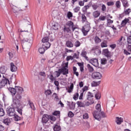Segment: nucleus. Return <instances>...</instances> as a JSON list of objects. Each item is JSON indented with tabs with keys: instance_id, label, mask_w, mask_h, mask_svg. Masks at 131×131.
I'll return each mask as SVG.
<instances>
[{
	"instance_id": "1",
	"label": "nucleus",
	"mask_w": 131,
	"mask_h": 131,
	"mask_svg": "<svg viewBox=\"0 0 131 131\" xmlns=\"http://www.w3.org/2000/svg\"><path fill=\"white\" fill-rule=\"evenodd\" d=\"M20 100H21V96H19L16 97L15 99H13L12 106L14 108L17 109V112L20 115H22V106Z\"/></svg>"
},
{
	"instance_id": "2",
	"label": "nucleus",
	"mask_w": 131,
	"mask_h": 131,
	"mask_svg": "<svg viewBox=\"0 0 131 131\" xmlns=\"http://www.w3.org/2000/svg\"><path fill=\"white\" fill-rule=\"evenodd\" d=\"M62 66V67L61 69H59L58 71H55L57 77H59V76L61 75V73H62L63 75L68 74V69H67L68 68V62L66 63L63 62Z\"/></svg>"
},
{
	"instance_id": "3",
	"label": "nucleus",
	"mask_w": 131,
	"mask_h": 131,
	"mask_svg": "<svg viewBox=\"0 0 131 131\" xmlns=\"http://www.w3.org/2000/svg\"><path fill=\"white\" fill-rule=\"evenodd\" d=\"M126 49H123V53L126 56H128L131 54V36L127 38Z\"/></svg>"
},
{
	"instance_id": "4",
	"label": "nucleus",
	"mask_w": 131,
	"mask_h": 131,
	"mask_svg": "<svg viewBox=\"0 0 131 131\" xmlns=\"http://www.w3.org/2000/svg\"><path fill=\"white\" fill-rule=\"evenodd\" d=\"M15 88L16 91V95L13 99H16L17 97L19 96V97H20V100H21V99H22V96H21V94H22V93H23V92L24 91L23 90V88H22V87H20V86H16Z\"/></svg>"
},
{
	"instance_id": "5",
	"label": "nucleus",
	"mask_w": 131,
	"mask_h": 131,
	"mask_svg": "<svg viewBox=\"0 0 131 131\" xmlns=\"http://www.w3.org/2000/svg\"><path fill=\"white\" fill-rule=\"evenodd\" d=\"M93 116L97 120H101V112L94 111L93 113Z\"/></svg>"
},
{
	"instance_id": "6",
	"label": "nucleus",
	"mask_w": 131,
	"mask_h": 131,
	"mask_svg": "<svg viewBox=\"0 0 131 131\" xmlns=\"http://www.w3.org/2000/svg\"><path fill=\"white\" fill-rule=\"evenodd\" d=\"M92 77L93 79H101L102 78V74L100 72H94L92 73Z\"/></svg>"
},
{
	"instance_id": "7",
	"label": "nucleus",
	"mask_w": 131,
	"mask_h": 131,
	"mask_svg": "<svg viewBox=\"0 0 131 131\" xmlns=\"http://www.w3.org/2000/svg\"><path fill=\"white\" fill-rule=\"evenodd\" d=\"M2 77V75L0 74V78ZM10 81L6 78H4L2 80H0V84L2 86H5L6 84H10Z\"/></svg>"
},
{
	"instance_id": "8",
	"label": "nucleus",
	"mask_w": 131,
	"mask_h": 131,
	"mask_svg": "<svg viewBox=\"0 0 131 131\" xmlns=\"http://www.w3.org/2000/svg\"><path fill=\"white\" fill-rule=\"evenodd\" d=\"M50 26L51 27V29H53V30H58L60 25L56 21H52L50 23Z\"/></svg>"
},
{
	"instance_id": "9",
	"label": "nucleus",
	"mask_w": 131,
	"mask_h": 131,
	"mask_svg": "<svg viewBox=\"0 0 131 131\" xmlns=\"http://www.w3.org/2000/svg\"><path fill=\"white\" fill-rule=\"evenodd\" d=\"M91 29V27H90V25H87L86 26H84L82 28V32L83 33V35L84 36L88 34V32L90 31Z\"/></svg>"
},
{
	"instance_id": "10",
	"label": "nucleus",
	"mask_w": 131,
	"mask_h": 131,
	"mask_svg": "<svg viewBox=\"0 0 131 131\" xmlns=\"http://www.w3.org/2000/svg\"><path fill=\"white\" fill-rule=\"evenodd\" d=\"M7 113L9 116H14L15 114V108H7Z\"/></svg>"
},
{
	"instance_id": "11",
	"label": "nucleus",
	"mask_w": 131,
	"mask_h": 131,
	"mask_svg": "<svg viewBox=\"0 0 131 131\" xmlns=\"http://www.w3.org/2000/svg\"><path fill=\"white\" fill-rule=\"evenodd\" d=\"M124 41H125V38L121 36L118 40L116 41V43L118 46H122V45H124Z\"/></svg>"
},
{
	"instance_id": "12",
	"label": "nucleus",
	"mask_w": 131,
	"mask_h": 131,
	"mask_svg": "<svg viewBox=\"0 0 131 131\" xmlns=\"http://www.w3.org/2000/svg\"><path fill=\"white\" fill-rule=\"evenodd\" d=\"M90 63L95 66V67H98L99 66V61L97 58H92L90 59Z\"/></svg>"
},
{
	"instance_id": "13",
	"label": "nucleus",
	"mask_w": 131,
	"mask_h": 131,
	"mask_svg": "<svg viewBox=\"0 0 131 131\" xmlns=\"http://www.w3.org/2000/svg\"><path fill=\"white\" fill-rule=\"evenodd\" d=\"M115 121L118 125H120V124L123 122V118L116 117Z\"/></svg>"
},
{
	"instance_id": "14",
	"label": "nucleus",
	"mask_w": 131,
	"mask_h": 131,
	"mask_svg": "<svg viewBox=\"0 0 131 131\" xmlns=\"http://www.w3.org/2000/svg\"><path fill=\"white\" fill-rule=\"evenodd\" d=\"M54 131H60L61 130V125H60V123H56L53 126Z\"/></svg>"
},
{
	"instance_id": "15",
	"label": "nucleus",
	"mask_w": 131,
	"mask_h": 131,
	"mask_svg": "<svg viewBox=\"0 0 131 131\" xmlns=\"http://www.w3.org/2000/svg\"><path fill=\"white\" fill-rule=\"evenodd\" d=\"M13 121V120L11 118H5L3 120V123L4 124H6V125H10L11 124V122Z\"/></svg>"
},
{
	"instance_id": "16",
	"label": "nucleus",
	"mask_w": 131,
	"mask_h": 131,
	"mask_svg": "<svg viewBox=\"0 0 131 131\" xmlns=\"http://www.w3.org/2000/svg\"><path fill=\"white\" fill-rule=\"evenodd\" d=\"M66 25H67V27L72 29V31H74V30H75L76 28L75 27H74L73 22H72V21H69L67 23Z\"/></svg>"
},
{
	"instance_id": "17",
	"label": "nucleus",
	"mask_w": 131,
	"mask_h": 131,
	"mask_svg": "<svg viewBox=\"0 0 131 131\" xmlns=\"http://www.w3.org/2000/svg\"><path fill=\"white\" fill-rule=\"evenodd\" d=\"M49 119H50V116L49 115H43L42 118V122L43 123H47L49 121Z\"/></svg>"
},
{
	"instance_id": "18",
	"label": "nucleus",
	"mask_w": 131,
	"mask_h": 131,
	"mask_svg": "<svg viewBox=\"0 0 131 131\" xmlns=\"http://www.w3.org/2000/svg\"><path fill=\"white\" fill-rule=\"evenodd\" d=\"M103 55H105V56L107 58H110V57H111V54L108 49H104L103 50Z\"/></svg>"
},
{
	"instance_id": "19",
	"label": "nucleus",
	"mask_w": 131,
	"mask_h": 131,
	"mask_svg": "<svg viewBox=\"0 0 131 131\" xmlns=\"http://www.w3.org/2000/svg\"><path fill=\"white\" fill-rule=\"evenodd\" d=\"M10 70L12 72H16L17 71V66L13 62L10 63Z\"/></svg>"
},
{
	"instance_id": "20",
	"label": "nucleus",
	"mask_w": 131,
	"mask_h": 131,
	"mask_svg": "<svg viewBox=\"0 0 131 131\" xmlns=\"http://www.w3.org/2000/svg\"><path fill=\"white\" fill-rule=\"evenodd\" d=\"M129 21L128 18H125L124 20L122 21L121 24V27H124L127 24V23Z\"/></svg>"
},
{
	"instance_id": "21",
	"label": "nucleus",
	"mask_w": 131,
	"mask_h": 131,
	"mask_svg": "<svg viewBox=\"0 0 131 131\" xmlns=\"http://www.w3.org/2000/svg\"><path fill=\"white\" fill-rule=\"evenodd\" d=\"M21 43H25V42H32V38L28 39L27 38H25L21 40Z\"/></svg>"
},
{
	"instance_id": "22",
	"label": "nucleus",
	"mask_w": 131,
	"mask_h": 131,
	"mask_svg": "<svg viewBox=\"0 0 131 131\" xmlns=\"http://www.w3.org/2000/svg\"><path fill=\"white\" fill-rule=\"evenodd\" d=\"M79 67H80V70L81 72H83L84 69V66H83V62H78L77 63Z\"/></svg>"
},
{
	"instance_id": "23",
	"label": "nucleus",
	"mask_w": 131,
	"mask_h": 131,
	"mask_svg": "<svg viewBox=\"0 0 131 131\" xmlns=\"http://www.w3.org/2000/svg\"><path fill=\"white\" fill-rule=\"evenodd\" d=\"M43 48H45L46 50H48L51 47V43L49 42L42 44Z\"/></svg>"
},
{
	"instance_id": "24",
	"label": "nucleus",
	"mask_w": 131,
	"mask_h": 131,
	"mask_svg": "<svg viewBox=\"0 0 131 131\" xmlns=\"http://www.w3.org/2000/svg\"><path fill=\"white\" fill-rule=\"evenodd\" d=\"M66 45L68 48H73V43L70 40L67 41Z\"/></svg>"
},
{
	"instance_id": "25",
	"label": "nucleus",
	"mask_w": 131,
	"mask_h": 131,
	"mask_svg": "<svg viewBox=\"0 0 131 131\" xmlns=\"http://www.w3.org/2000/svg\"><path fill=\"white\" fill-rule=\"evenodd\" d=\"M12 9L14 13H18V12L21 11V8L16 6H13Z\"/></svg>"
},
{
	"instance_id": "26",
	"label": "nucleus",
	"mask_w": 131,
	"mask_h": 131,
	"mask_svg": "<svg viewBox=\"0 0 131 131\" xmlns=\"http://www.w3.org/2000/svg\"><path fill=\"white\" fill-rule=\"evenodd\" d=\"M100 15H101V13L98 11H94L93 13V16L94 18H98Z\"/></svg>"
},
{
	"instance_id": "27",
	"label": "nucleus",
	"mask_w": 131,
	"mask_h": 131,
	"mask_svg": "<svg viewBox=\"0 0 131 131\" xmlns=\"http://www.w3.org/2000/svg\"><path fill=\"white\" fill-rule=\"evenodd\" d=\"M86 54L87 53L86 51H82L81 53V56L85 58L87 61H89V57L86 56Z\"/></svg>"
},
{
	"instance_id": "28",
	"label": "nucleus",
	"mask_w": 131,
	"mask_h": 131,
	"mask_svg": "<svg viewBox=\"0 0 131 131\" xmlns=\"http://www.w3.org/2000/svg\"><path fill=\"white\" fill-rule=\"evenodd\" d=\"M52 97L53 98V100L56 102H57L58 100H59V96H58V94H57L56 93L53 94Z\"/></svg>"
},
{
	"instance_id": "29",
	"label": "nucleus",
	"mask_w": 131,
	"mask_h": 131,
	"mask_svg": "<svg viewBox=\"0 0 131 131\" xmlns=\"http://www.w3.org/2000/svg\"><path fill=\"white\" fill-rule=\"evenodd\" d=\"M9 91L10 93H11L12 96H15L16 95V88L15 89L14 88H9Z\"/></svg>"
},
{
	"instance_id": "30",
	"label": "nucleus",
	"mask_w": 131,
	"mask_h": 131,
	"mask_svg": "<svg viewBox=\"0 0 131 131\" xmlns=\"http://www.w3.org/2000/svg\"><path fill=\"white\" fill-rule=\"evenodd\" d=\"M94 41L95 43H100L101 41H102V40L99 38L97 36H96L94 38Z\"/></svg>"
},
{
	"instance_id": "31",
	"label": "nucleus",
	"mask_w": 131,
	"mask_h": 131,
	"mask_svg": "<svg viewBox=\"0 0 131 131\" xmlns=\"http://www.w3.org/2000/svg\"><path fill=\"white\" fill-rule=\"evenodd\" d=\"M48 78L50 79L51 82H53L56 80V78L54 77V76H53V74H50L49 75H48Z\"/></svg>"
},
{
	"instance_id": "32",
	"label": "nucleus",
	"mask_w": 131,
	"mask_h": 131,
	"mask_svg": "<svg viewBox=\"0 0 131 131\" xmlns=\"http://www.w3.org/2000/svg\"><path fill=\"white\" fill-rule=\"evenodd\" d=\"M95 109H96L95 111H97L98 112H101V111L102 110L101 109V104H100L99 103L97 104L95 106Z\"/></svg>"
},
{
	"instance_id": "33",
	"label": "nucleus",
	"mask_w": 131,
	"mask_h": 131,
	"mask_svg": "<svg viewBox=\"0 0 131 131\" xmlns=\"http://www.w3.org/2000/svg\"><path fill=\"white\" fill-rule=\"evenodd\" d=\"M77 105L78 107H84V102H82L81 101H77Z\"/></svg>"
},
{
	"instance_id": "34",
	"label": "nucleus",
	"mask_w": 131,
	"mask_h": 131,
	"mask_svg": "<svg viewBox=\"0 0 131 131\" xmlns=\"http://www.w3.org/2000/svg\"><path fill=\"white\" fill-rule=\"evenodd\" d=\"M115 6L117 9H120L121 7V3L120 2V1H116L115 3Z\"/></svg>"
},
{
	"instance_id": "35",
	"label": "nucleus",
	"mask_w": 131,
	"mask_h": 131,
	"mask_svg": "<svg viewBox=\"0 0 131 131\" xmlns=\"http://www.w3.org/2000/svg\"><path fill=\"white\" fill-rule=\"evenodd\" d=\"M87 68L89 71V72H94V68L91 66L90 64H87Z\"/></svg>"
},
{
	"instance_id": "36",
	"label": "nucleus",
	"mask_w": 131,
	"mask_h": 131,
	"mask_svg": "<svg viewBox=\"0 0 131 131\" xmlns=\"http://www.w3.org/2000/svg\"><path fill=\"white\" fill-rule=\"evenodd\" d=\"M122 3H123V7L124 8H127L128 7V3L126 0H121Z\"/></svg>"
},
{
	"instance_id": "37",
	"label": "nucleus",
	"mask_w": 131,
	"mask_h": 131,
	"mask_svg": "<svg viewBox=\"0 0 131 131\" xmlns=\"http://www.w3.org/2000/svg\"><path fill=\"white\" fill-rule=\"evenodd\" d=\"M71 30H72V29H71L70 28H69L67 26L64 27V32H67L68 33H69L71 32Z\"/></svg>"
},
{
	"instance_id": "38",
	"label": "nucleus",
	"mask_w": 131,
	"mask_h": 131,
	"mask_svg": "<svg viewBox=\"0 0 131 131\" xmlns=\"http://www.w3.org/2000/svg\"><path fill=\"white\" fill-rule=\"evenodd\" d=\"M99 84H100V81L96 82L94 81L91 83L92 86H98Z\"/></svg>"
},
{
	"instance_id": "39",
	"label": "nucleus",
	"mask_w": 131,
	"mask_h": 131,
	"mask_svg": "<svg viewBox=\"0 0 131 131\" xmlns=\"http://www.w3.org/2000/svg\"><path fill=\"white\" fill-rule=\"evenodd\" d=\"M28 103L32 110H35V107H34V104H33V103L31 102L30 101H29Z\"/></svg>"
},
{
	"instance_id": "40",
	"label": "nucleus",
	"mask_w": 131,
	"mask_h": 131,
	"mask_svg": "<svg viewBox=\"0 0 131 131\" xmlns=\"http://www.w3.org/2000/svg\"><path fill=\"white\" fill-rule=\"evenodd\" d=\"M73 88H74L73 83L71 84V85L69 88V90H68V93H72V91H73Z\"/></svg>"
},
{
	"instance_id": "41",
	"label": "nucleus",
	"mask_w": 131,
	"mask_h": 131,
	"mask_svg": "<svg viewBox=\"0 0 131 131\" xmlns=\"http://www.w3.org/2000/svg\"><path fill=\"white\" fill-rule=\"evenodd\" d=\"M14 120L15 121H19V120H20L21 118L18 116V115H14Z\"/></svg>"
},
{
	"instance_id": "42",
	"label": "nucleus",
	"mask_w": 131,
	"mask_h": 131,
	"mask_svg": "<svg viewBox=\"0 0 131 131\" xmlns=\"http://www.w3.org/2000/svg\"><path fill=\"white\" fill-rule=\"evenodd\" d=\"M101 48H107V42L106 41L104 40L101 43Z\"/></svg>"
},
{
	"instance_id": "43",
	"label": "nucleus",
	"mask_w": 131,
	"mask_h": 131,
	"mask_svg": "<svg viewBox=\"0 0 131 131\" xmlns=\"http://www.w3.org/2000/svg\"><path fill=\"white\" fill-rule=\"evenodd\" d=\"M80 45H81V43L78 40H76L74 43V46L76 48L80 47Z\"/></svg>"
},
{
	"instance_id": "44",
	"label": "nucleus",
	"mask_w": 131,
	"mask_h": 131,
	"mask_svg": "<svg viewBox=\"0 0 131 131\" xmlns=\"http://www.w3.org/2000/svg\"><path fill=\"white\" fill-rule=\"evenodd\" d=\"M101 63L102 65H105V64H107V59L106 58H101Z\"/></svg>"
},
{
	"instance_id": "45",
	"label": "nucleus",
	"mask_w": 131,
	"mask_h": 131,
	"mask_svg": "<svg viewBox=\"0 0 131 131\" xmlns=\"http://www.w3.org/2000/svg\"><path fill=\"white\" fill-rule=\"evenodd\" d=\"M42 42L43 43H46L47 42H49V37H45L42 39Z\"/></svg>"
},
{
	"instance_id": "46",
	"label": "nucleus",
	"mask_w": 131,
	"mask_h": 131,
	"mask_svg": "<svg viewBox=\"0 0 131 131\" xmlns=\"http://www.w3.org/2000/svg\"><path fill=\"white\" fill-rule=\"evenodd\" d=\"M45 94L46 96H50V95H52V91L51 90H46Z\"/></svg>"
},
{
	"instance_id": "47",
	"label": "nucleus",
	"mask_w": 131,
	"mask_h": 131,
	"mask_svg": "<svg viewBox=\"0 0 131 131\" xmlns=\"http://www.w3.org/2000/svg\"><path fill=\"white\" fill-rule=\"evenodd\" d=\"M73 17V14L72 12L69 11L67 13V17L68 19H70V18H72Z\"/></svg>"
},
{
	"instance_id": "48",
	"label": "nucleus",
	"mask_w": 131,
	"mask_h": 131,
	"mask_svg": "<svg viewBox=\"0 0 131 131\" xmlns=\"http://www.w3.org/2000/svg\"><path fill=\"white\" fill-rule=\"evenodd\" d=\"M38 51L40 54H43L45 53V51H46V49L45 48H43V47H42V48H40L38 49Z\"/></svg>"
},
{
	"instance_id": "49",
	"label": "nucleus",
	"mask_w": 131,
	"mask_h": 131,
	"mask_svg": "<svg viewBox=\"0 0 131 131\" xmlns=\"http://www.w3.org/2000/svg\"><path fill=\"white\" fill-rule=\"evenodd\" d=\"M94 97V95H93V94H92V93L91 92H88V100H91V98H93Z\"/></svg>"
},
{
	"instance_id": "50",
	"label": "nucleus",
	"mask_w": 131,
	"mask_h": 131,
	"mask_svg": "<svg viewBox=\"0 0 131 131\" xmlns=\"http://www.w3.org/2000/svg\"><path fill=\"white\" fill-rule=\"evenodd\" d=\"M95 98L97 100H99L101 99V94L100 93H97L95 94Z\"/></svg>"
},
{
	"instance_id": "51",
	"label": "nucleus",
	"mask_w": 131,
	"mask_h": 131,
	"mask_svg": "<svg viewBox=\"0 0 131 131\" xmlns=\"http://www.w3.org/2000/svg\"><path fill=\"white\" fill-rule=\"evenodd\" d=\"M98 19L99 21H105L106 20V16L101 15Z\"/></svg>"
},
{
	"instance_id": "52",
	"label": "nucleus",
	"mask_w": 131,
	"mask_h": 131,
	"mask_svg": "<svg viewBox=\"0 0 131 131\" xmlns=\"http://www.w3.org/2000/svg\"><path fill=\"white\" fill-rule=\"evenodd\" d=\"M79 96V94H78V93H76L74 95L73 99L74 100H77L78 99V97Z\"/></svg>"
},
{
	"instance_id": "53",
	"label": "nucleus",
	"mask_w": 131,
	"mask_h": 131,
	"mask_svg": "<svg viewBox=\"0 0 131 131\" xmlns=\"http://www.w3.org/2000/svg\"><path fill=\"white\" fill-rule=\"evenodd\" d=\"M81 18L83 23L86 21V16H85V15L82 14Z\"/></svg>"
},
{
	"instance_id": "54",
	"label": "nucleus",
	"mask_w": 131,
	"mask_h": 131,
	"mask_svg": "<svg viewBox=\"0 0 131 131\" xmlns=\"http://www.w3.org/2000/svg\"><path fill=\"white\" fill-rule=\"evenodd\" d=\"M89 8H90V6H89V5L85 6L82 8V11H83V12H86L88 9Z\"/></svg>"
},
{
	"instance_id": "55",
	"label": "nucleus",
	"mask_w": 131,
	"mask_h": 131,
	"mask_svg": "<svg viewBox=\"0 0 131 131\" xmlns=\"http://www.w3.org/2000/svg\"><path fill=\"white\" fill-rule=\"evenodd\" d=\"M70 108L72 110H73V109H74V108H75V103L74 102H72L71 103V104L70 105Z\"/></svg>"
},
{
	"instance_id": "56",
	"label": "nucleus",
	"mask_w": 131,
	"mask_h": 131,
	"mask_svg": "<svg viewBox=\"0 0 131 131\" xmlns=\"http://www.w3.org/2000/svg\"><path fill=\"white\" fill-rule=\"evenodd\" d=\"M80 10V7H76L73 9V11L75 13H78Z\"/></svg>"
},
{
	"instance_id": "57",
	"label": "nucleus",
	"mask_w": 131,
	"mask_h": 131,
	"mask_svg": "<svg viewBox=\"0 0 131 131\" xmlns=\"http://www.w3.org/2000/svg\"><path fill=\"white\" fill-rule=\"evenodd\" d=\"M131 12V9L128 8L124 11L125 15H129V13Z\"/></svg>"
},
{
	"instance_id": "58",
	"label": "nucleus",
	"mask_w": 131,
	"mask_h": 131,
	"mask_svg": "<svg viewBox=\"0 0 131 131\" xmlns=\"http://www.w3.org/2000/svg\"><path fill=\"white\" fill-rule=\"evenodd\" d=\"M5 115V111L4 109L0 108V116H4Z\"/></svg>"
},
{
	"instance_id": "59",
	"label": "nucleus",
	"mask_w": 131,
	"mask_h": 131,
	"mask_svg": "<svg viewBox=\"0 0 131 131\" xmlns=\"http://www.w3.org/2000/svg\"><path fill=\"white\" fill-rule=\"evenodd\" d=\"M83 119H88L89 118V114L85 113L83 115Z\"/></svg>"
},
{
	"instance_id": "60",
	"label": "nucleus",
	"mask_w": 131,
	"mask_h": 131,
	"mask_svg": "<svg viewBox=\"0 0 131 131\" xmlns=\"http://www.w3.org/2000/svg\"><path fill=\"white\" fill-rule=\"evenodd\" d=\"M101 118L102 117L103 118L107 117L106 114L103 112H100Z\"/></svg>"
},
{
	"instance_id": "61",
	"label": "nucleus",
	"mask_w": 131,
	"mask_h": 131,
	"mask_svg": "<svg viewBox=\"0 0 131 131\" xmlns=\"http://www.w3.org/2000/svg\"><path fill=\"white\" fill-rule=\"evenodd\" d=\"M106 5L108 6H114V2L111 1V2H107L106 3Z\"/></svg>"
},
{
	"instance_id": "62",
	"label": "nucleus",
	"mask_w": 131,
	"mask_h": 131,
	"mask_svg": "<svg viewBox=\"0 0 131 131\" xmlns=\"http://www.w3.org/2000/svg\"><path fill=\"white\" fill-rule=\"evenodd\" d=\"M68 116L69 117H73V116H74V114H73L72 112H69L68 113Z\"/></svg>"
},
{
	"instance_id": "63",
	"label": "nucleus",
	"mask_w": 131,
	"mask_h": 131,
	"mask_svg": "<svg viewBox=\"0 0 131 131\" xmlns=\"http://www.w3.org/2000/svg\"><path fill=\"white\" fill-rule=\"evenodd\" d=\"M8 55L9 56L10 59H13L14 57V54L12 52H9Z\"/></svg>"
},
{
	"instance_id": "64",
	"label": "nucleus",
	"mask_w": 131,
	"mask_h": 131,
	"mask_svg": "<svg viewBox=\"0 0 131 131\" xmlns=\"http://www.w3.org/2000/svg\"><path fill=\"white\" fill-rule=\"evenodd\" d=\"M0 71L2 73V74H4V73H6V69H5L4 68H1L0 69Z\"/></svg>"
}]
</instances>
